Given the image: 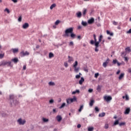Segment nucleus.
Segmentation results:
<instances>
[{
  "label": "nucleus",
  "instance_id": "42",
  "mask_svg": "<svg viewBox=\"0 0 131 131\" xmlns=\"http://www.w3.org/2000/svg\"><path fill=\"white\" fill-rule=\"evenodd\" d=\"M95 110L96 112H99L100 111V110L99 109V107H98V106L95 107Z\"/></svg>",
  "mask_w": 131,
  "mask_h": 131
},
{
  "label": "nucleus",
  "instance_id": "16",
  "mask_svg": "<svg viewBox=\"0 0 131 131\" xmlns=\"http://www.w3.org/2000/svg\"><path fill=\"white\" fill-rule=\"evenodd\" d=\"M123 77H124V73H121V74L119 76V80H121V79H123Z\"/></svg>",
  "mask_w": 131,
  "mask_h": 131
},
{
  "label": "nucleus",
  "instance_id": "20",
  "mask_svg": "<svg viewBox=\"0 0 131 131\" xmlns=\"http://www.w3.org/2000/svg\"><path fill=\"white\" fill-rule=\"evenodd\" d=\"M81 12L79 11V12H78L77 13H76V15H77V18H81Z\"/></svg>",
  "mask_w": 131,
  "mask_h": 131
},
{
  "label": "nucleus",
  "instance_id": "46",
  "mask_svg": "<svg viewBox=\"0 0 131 131\" xmlns=\"http://www.w3.org/2000/svg\"><path fill=\"white\" fill-rule=\"evenodd\" d=\"M5 12H7V13H8V14H10V10H9V9H8V8H6V9H5Z\"/></svg>",
  "mask_w": 131,
  "mask_h": 131
},
{
  "label": "nucleus",
  "instance_id": "54",
  "mask_svg": "<svg viewBox=\"0 0 131 131\" xmlns=\"http://www.w3.org/2000/svg\"><path fill=\"white\" fill-rule=\"evenodd\" d=\"M93 89H89L88 92L89 93H93Z\"/></svg>",
  "mask_w": 131,
  "mask_h": 131
},
{
  "label": "nucleus",
  "instance_id": "14",
  "mask_svg": "<svg viewBox=\"0 0 131 131\" xmlns=\"http://www.w3.org/2000/svg\"><path fill=\"white\" fill-rule=\"evenodd\" d=\"M11 61L12 62H14L15 63V64H16V63H18V62H19V59H18V58H13Z\"/></svg>",
  "mask_w": 131,
  "mask_h": 131
},
{
  "label": "nucleus",
  "instance_id": "63",
  "mask_svg": "<svg viewBox=\"0 0 131 131\" xmlns=\"http://www.w3.org/2000/svg\"><path fill=\"white\" fill-rule=\"evenodd\" d=\"M81 28H82V27L81 26H78V29H81Z\"/></svg>",
  "mask_w": 131,
  "mask_h": 131
},
{
  "label": "nucleus",
  "instance_id": "45",
  "mask_svg": "<svg viewBox=\"0 0 131 131\" xmlns=\"http://www.w3.org/2000/svg\"><path fill=\"white\" fill-rule=\"evenodd\" d=\"M124 124H125V122H121L119 123V126H122V125H124Z\"/></svg>",
  "mask_w": 131,
  "mask_h": 131
},
{
  "label": "nucleus",
  "instance_id": "5",
  "mask_svg": "<svg viewBox=\"0 0 131 131\" xmlns=\"http://www.w3.org/2000/svg\"><path fill=\"white\" fill-rule=\"evenodd\" d=\"M103 99L106 102H110L112 100V97L111 96H105L103 97Z\"/></svg>",
  "mask_w": 131,
  "mask_h": 131
},
{
  "label": "nucleus",
  "instance_id": "62",
  "mask_svg": "<svg viewBox=\"0 0 131 131\" xmlns=\"http://www.w3.org/2000/svg\"><path fill=\"white\" fill-rule=\"evenodd\" d=\"M128 72L129 73H131V68H128Z\"/></svg>",
  "mask_w": 131,
  "mask_h": 131
},
{
  "label": "nucleus",
  "instance_id": "4",
  "mask_svg": "<svg viewBox=\"0 0 131 131\" xmlns=\"http://www.w3.org/2000/svg\"><path fill=\"white\" fill-rule=\"evenodd\" d=\"M77 99L76 97H74L73 98H69L67 100V103L68 105L70 104V103H73V102H75Z\"/></svg>",
  "mask_w": 131,
  "mask_h": 131
},
{
  "label": "nucleus",
  "instance_id": "59",
  "mask_svg": "<svg viewBox=\"0 0 131 131\" xmlns=\"http://www.w3.org/2000/svg\"><path fill=\"white\" fill-rule=\"evenodd\" d=\"M77 127L78 128H80V127H81V125H80V124H78Z\"/></svg>",
  "mask_w": 131,
  "mask_h": 131
},
{
  "label": "nucleus",
  "instance_id": "40",
  "mask_svg": "<svg viewBox=\"0 0 131 131\" xmlns=\"http://www.w3.org/2000/svg\"><path fill=\"white\" fill-rule=\"evenodd\" d=\"M82 109H83V105H81L79 109L78 110L79 112H81Z\"/></svg>",
  "mask_w": 131,
  "mask_h": 131
},
{
  "label": "nucleus",
  "instance_id": "58",
  "mask_svg": "<svg viewBox=\"0 0 131 131\" xmlns=\"http://www.w3.org/2000/svg\"><path fill=\"white\" fill-rule=\"evenodd\" d=\"M124 59L126 62H127L128 61V58H127V57H125Z\"/></svg>",
  "mask_w": 131,
  "mask_h": 131
},
{
  "label": "nucleus",
  "instance_id": "41",
  "mask_svg": "<svg viewBox=\"0 0 131 131\" xmlns=\"http://www.w3.org/2000/svg\"><path fill=\"white\" fill-rule=\"evenodd\" d=\"M49 85H55V82H49Z\"/></svg>",
  "mask_w": 131,
  "mask_h": 131
},
{
  "label": "nucleus",
  "instance_id": "12",
  "mask_svg": "<svg viewBox=\"0 0 131 131\" xmlns=\"http://www.w3.org/2000/svg\"><path fill=\"white\" fill-rule=\"evenodd\" d=\"M129 112H130V108L129 107L127 108L124 112V114H129Z\"/></svg>",
  "mask_w": 131,
  "mask_h": 131
},
{
  "label": "nucleus",
  "instance_id": "9",
  "mask_svg": "<svg viewBox=\"0 0 131 131\" xmlns=\"http://www.w3.org/2000/svg\"><path fill=\"white\" fill-rule=\"evenodd\" d=\"M108 63H109V58H107L106 60L103 63V64H102L103 67H104V68H106L107 67V65L108 64Z\"/></svg>",
  "mask_w": 131,
  "mask_h": 131
},
{
  "label": "nucleus",
  "instance_id": "50",
  "mask_svg": "<svg viewBox=\"0 0 131 131\" xmlns=\"http://www.w3.org/2000/svg\"><path fill=\"white\" fill-rule=\"evenodd\" d=\"M2 65H3L4 66H5V65H8V61H5L4 62H3Z\"/></svg>",
  "mask_w": 131,
  "mask_h": 131
},
{
  "label": "nucleus",
  "instance_id": "15",
  "mask_svg": "<svg viewBox=\"0 0 131 131\" xmlns=\"http://www.w3.org/2000/svg\"><path fill=\"white\" fill-rule=\"evenodd\" d=\"M113 63L114 64H116V63H117L118 66H120V65H121V63H119V62H118V61H117V60H116V59L113 60Z\"/></svg>",
  "mask_w": 131,
  "mask_h": 131
},
{
  "label": "nucleus",
  "instance_id": "23",
  "mask_svg": "<svg viewBox=\"0 0 131 131\" xmlns=\"http://www.w3.org/2000/svg\"><path fill=\"white\" fill-rule=\"evenodd\" d=\"M74 68V71L75 72H76V73H78V72L79 71V69H80L79 67H76V68Z\"/></svg>",
  "mask_w": 131,
  "mask_h": 131
},
{
  "label": "nucleus",
  "instance_id": "53",
  "mask_svg": "<svg viewBox=\"0 0 131 131\" xmlns=\"http://www.w3.org/2000/svg\"><path fill=\"white\" fill-rule=\"evenodd\" d=\"M49 103H50V104H53V103H54V100H53V99H51V100L49 101Z\"/></svg>",
  "mask_w": 131,
  "mask_h": 131
},
{
  "label": "nucleus",
  "instance_id": "56",
  "mask_svg": "<svg viewBox=\"0 0 131 131\" xmlns=\"http://www.w3.org/2000/svg\"><path fill=\"white\" fill-rule=\"evenodd\" d=\"M4 54H0V59H3V58H4Z\"/></svg>",
  "mask_w": 131,
  "mask_h": 131
},
{
  "label": "nucleus",
  "instance_id": "6",
  "mask_svg": "<svg viewBox=\"0 0 131 131\" xmlns=\"http://www.w3.org/2000/svg\"><path fill=\"white\" fill-rule=\"evenodd\" d=\"M93 37H94V40H91L90 41V44L92 45H94L95 42H97V37H96V34L93 35Z\"/></svg>",
  "mask_w": 131,
  "mask_h": 131
},
{
  "label": "nucleus",
  "instance_id": "29",
  "mask_svg": "<svg viewBox=\"0 0 131 131\" xmlns=\"http://www.w3.org/2000/svg\"><path fill=\"white\" fill-rule=\"evenodd\" d=\"M106 33L108 35H111V36H113V34H114L113 33L110 32V31H109L108 30L106 31Z\"/></svg>",
  "mask_w": 131,
  "mask_h": 131
},
{
  "label": "nucleus",
  "instance_id": "11",
  "mask_svg": "<svg viewBox=\"0 0 131 131\" xmlns=\"http://www.w3.org/2000/svg\"><path fill=\"white\" fill-rule=\"evenodd\" d=\"M88 24H93L94 22H95V19L94 18H91L89 20H88Z\"/></svg>",
  "mask_w": 131,
  "mask_h": 131
},
{
  "label": "nucleus",
  "instance_id": "28",
  "mask_svg": "<svg viewBox=\"0 0 131 131\" xmlns=\"http://www.w3.org/2000/svg\"><path fill=\"white\" fill-rule=\"evenodd\" d=\"M66 106V103H63L59 107V109H62Z\"/></svg>",
  "mask_w": 131,
  "mask_h": 131
},
{
  "label": "nucleus",
  "instance_id": "35",
  "mask_svg": "<svg viewBox=\"0 0 131 131\" xmlns=\"http://www.w3.org/2000/svg\"><path fill=\"white\" fill-rule=\"evenodd\" d=\"M101 88H102V86H100L99 85H98L97 86V91H98V92H101Z\"/></svg>",
  "mask_w": 131,
  "mask_h": 131
},
{
  "label": "nucleus",
  "instance_id": "31",
  "mask_svg": "<svg viewBox=\"0 0 131 131\" xmlns=\"http://www.w3.org/2000/svg\"><path fill=\"white\" fill-rule=\"evenodd\" d=\"M94 127H88V131H94Z\"/></svg>",
  "mask_w": 131,
  "mask_h": 131
},
{
  "label": "nucleus",
  "instance_id": "1",
  "mask_svg": "<svg viewBox=\"0 0 131 131\" xmlns=\"http://www.w3.org/2000/svg\"><path fill=\"white\" fill-rule=\"evenodd\" d=\"M16 122L18 125H25L26 124V120L19 118L16 120Z\"/></svg>",
  "mask_w": 131,
  "mask_h": 131
},
{
  "label": "nucleus",
  "instance_id": "61",
  "mask_svg": "<svg viewBox=\"0 0 131 131\" xmlns=\"http://www.w3.org/2000/svg\"><path fill=\"white\" fill-rule=\"evenodd\" d=\"M69 46H73V41H71L69 43Z\"/></svg>",
  "mask_w": 131,
  "mask_h": 131
},
{
  "label": "nucleus",
  "instance_id": "3",
  "mask_svg": "<svg viewBox=\"0 0 131 131\" xmlns=\"http://www.w3.org/2000/svg\"><path fill=\"white\" fill-rule=\"evenodd\" d=\"M72 32H73V28H69V29H67L65 31L66 36H69V33H72Z\"/></svg>",
  "mask_w": 131,
  "mask_h": 131
},
{
  "label": "nucleus",
  "instance_id": "57",
  "mask_svg": "<svg viewBox=\"0 0 131 131\" xmlns=\"http://www.w3.org/2000/svg\"><path fill=\"white\" fill-rule=\"evenodd\" d=\"M113 25H117V22L114 21H113Z\"/></svg>",
  "mask_w": 131,
  "mask_h": 131
},
{
  "label": "nucleus",
  "instance_id": "34",
  "mask_svg": "<svg viewBox=\"0 0 131 131\" xmlns=\"http://www.w3.org/2000/svg\"><path fill=\"white\" fill-rule=\"evenodd\" d=\"M55 7H56V4H53L50 6V10H53V8H55Z\"/></svg>",
  "mask_w": 131,
  "mask_h": 131
},
{
  "label": "nucleus",
  "instance_id": "47",
  "mask_svg": "<svg viewBox=\"0 0 131 131\" xmlns=\"http://www.w3.org/2000/svg\"><path fill=\"white\" fill-rule=\"evenodd\" d=\"M99 76V73H97L95 74V78H98V77Z\"/></svg>",
  "mask_w": 131,
  "mask_h": 131
},
{
  "label": "nucleus",
  "instance_id": "24",
  "mask_svg": "<svg viewBox=\"0 0 131 131\" xmlns=\"http://www.w3.org/2000/svg\"><path fill=\"white\" fill-rule=\"evenodd\" d=\"M53 57H54V54L52 52H50L49 55V59H52V58H53Z\"/></svg>",
  "mask_w": 131,
  "mask_h": 131
},
{
  "label": "nucleus",
  "instance_id": "26",
  "mask_svg": "<svg viewBox=\"0 0 131 131\" xmlns=\"http://www.w3.org/2000/svg\"><path fill=\"white\" fill-rule=\"evenodd\" d=\"M80 91L78 90H76L72 92V95H75V94H79Z\"/></svg>",
  "mask_w": 131,
  "mask_h": 131
},
{
  "label": "nucleus",
  "instance_id": "44",
  "mask_svg": "<svg viewBox=\"0 0 131 131\" xmlns=\"http://www.w3.org/2000/svg\"><path fill=\"white\" fill-rule=\"evenodd\" d=\"M60 23V20H57L55 23V24L56 25H58Z\"/></svg>",
  "mask_w": 131,
  "mask_h": 131
},
{
  "label": "nucleus",
  "instance_id": "10",
  "mask_svg": "<svg viewBox=\"0 0 131 131\" xmlns=\"http://www.w3.org/2000/svg\"><path fill=\"white\" fill-rule=\"evenodd\" d=\"M29 27V24L28 23H26L23 25V28L24 29H27V28H28Z\"/></svg>",
  "mask_w": 131,
  "mask_h": 131
},
{
  "label": "nucleus",
  "instance_id": "13",
  "mask_svg": "<svg viewBox=\"0 0 131 131\" xmlns=\"http://www.w3.org/2000/svg\"><path fill=\"white\" fill-rule=\"evenodd\" d=\"M94 46H95V52H99V44H97L96 43H94Z\"/></svg>",
  "mask_w": 131,
  "mask_h": 131
},
{
  "label": "nucleus",
  "instance_id": "27",
  "mask_svg": "<svg viewBox=\"0 0 131 131\" xmlns=\"http://www.w3.org/2000/svg\"><path fill=\"white\" fill-rule=\"evenodd\" d=\"M94 103H95V100H92L89 103L90 106H91V107L93 106V105H94Z\"/></svg>",
  "mask_w": 131,
  "mask_h": 131
},
{
  "label": "nucleus",
  "instance_id": "32",
  "mask_svg": "<svg viewBox=\"0 0 131 131\" xmlns=\"http://www.w3.org/2000/svg\"><path fill=\"white\" fill-rule=\"evenodd\" d=\"M81 25L83 26H86L88 25V23H86V21H84L83 20V21H82Z\"/></svg>",
  "mask_w": 131,
  "mask_h": 131
},
{
  "label": "nucleus",
  "instance_id": "48",
  "mask_svg": "<svg viewBox=\"0 0 131 131\" xmlns=\"http://www.w3.org/2000/svg\"><path fill=\"white\" fill-rule=\"evenodd\" d=\"M85 14H86V9H84L83 11V16H85Z\"/></svg>",
  "mask_w": 131,
  "mask_h": 131
},
{
  "label": "nucleus",
  "instance_id": "25",
  "mask_svg": "<svg viewBox=\"0 0 131 131\" xmlns=\"http://www.w3.org/2000/svg\"><path fill=\"white\" fill-rule=\"evenodd\" d=\"M106 115V113H102L99 114V117H104Z\"/></svg>",
  "mask_w": 131,
  "mask_h": 131
},
{
  "label": "nucleus",
  "instance_id": "60",
  "mask_svg": "<svg viewBox=\"0 0 131 131\" xmlns=\"http://www.w3.org/2000/svg\"><path fill=\"white\" fill-rule=\"evenodd\" d=\"M12 2L16 4V3H18V0H11Z\"/></svg>",
  "mask_w": 131,
  "mask_h": 131
},
{
  "label": "nucleus",
  "instance_id": "51",
  "mask_svg": "<svg viewBox=\"0 0 131 131\" xmlns=\"http://www.w3.org/2000/svg\"><path fill=\"white\" fill-rule=\"evenodd\" d=\"M18 22H21L22 21V17L20 16L18 19Z\"/></svg>",
  "mask_w": 131,
  "mask_h": 131
},
{
  "label": "nucleus",
  "instance_id": "8",
  "mask_svg": "<svg viewBox=\"0 0 131 131\" xmlns=\"http://www.w3.org/2000/svg\"><path fill=\"white\" fill-rule=\"evenodd\" d=\"M103 38V35H100V36L98 38V41H97L95 43H96L97 45H100V42L102 41V39Z\"/></svg>",
  "mask_w": 131,
  "mask_h": 131
},
{
  "label": "nucleus",
  "instance_id": "19",
  "mask_svg": "<svg viewBox=\"0 0 131 131\" xmlns=\"http://www.w3.org/2000/svg\"><path fill=\"white\" fill-rule=\"evenodd\" d=\"M11 50L13 51V53L14 54H16V53H18L19 49H18V48H14L12 49Z\"/></svg>",
  "mask_w": 131,
  "mask_h": 131
},
{
  "label": "nucleus",
  "instance_id": "18",
  "mask_svg": "<svg viewBox=\"0 0 131 131\" xmlns=\"http://www.w3.org/2000/svg\"><path fill=\"white\" fill-rule=\"evenodd\" d=\"M68 62L69 63H71L72 61H73V57L70 56H68Z\"/></svg>",
  "mask_w": 131,
  "mask_h": 131
},
{
  "label": "nucleus",
  "instance_id": "30",
  "mask_svg": "<svg viewBox=\"0 0 131 131\" xmlns=\"http://www.w3.org/2000/svg\"><path fill=\"white\" fill-rule=\"evenodd\" d=\"M77 65H78V62L77 61H75V63L73 64L74 68L77 67Z\"/></svg>",
  "mask_w": 131,
  "mask_h": 131
},
{
  "label": "nucleus",
  "instance_id": "2",
  "mask_svg": "<svg viewBox=\"0 0 131 131\" xmlns=\"http://www.w3.org/2000/svg\"><path fill=\"white\" fill-rule=\"evenodd\" d=\"M9 98L10 100H12V103H13L14 105H18L19 104V102L15 99L16 98L15 95L13 94L10 95Z\"/></svg>",
  "mask_w": 131,
  "mask_h": 131
},
{
  "label": "nucleus",
  "instance_id": "22",
  "mask_svg": "<svg viewBox=\"0 0 131 131\" xmlns=\"http://www.w3.org/2000/svg\"><path fill=\"white\" fill-rule=\"evenodd\" d=\"M71 33V37H72V38L74 39L75 38V36H76V35H75V34L73 33V32H72V33Z\"/></svg>",
  "mask_w": 131,
  "mask_h": 131
},
{
  "label": "nucleus",
  "instance_id": "38",
  "mask_svg": "<svg viewBox=\"0 0 131 131\" xmlns=\"http://www.w3.org/2000/svg\"><path fill=\"white\" fill-rule=\"evenodd\" d=\"M83 69L85 72H89V70H88V68L86 67H83Z\"/></svg>",
  "mask_w": 131,
  "mask_h": 131
},
{
  "label": "nucleus",
  "instance_id": "21",
  "mask_svg": "<svg viewBox=\"0 0 131 131\" xmlns=\"http://www.w3.org/2000/svg\"><path fill=\"white\" fill-rule=\"evenodd\" d=\"M84 81V78L83 77H81V79L79 81V84H82V82Z\"/></svg>",
  "mask_w": 131,
  "mask_h": 131
},
{
  "label": "nucleus",
  "instance_id": "39",
  "mask_svg": "<svg viewBox=\"0 0 131 131\" xmlns=\"http://www.w3.org/2000/svg\"><path fill=\"white\" fill-rule=\"evenodd\" d=\"M126 101H128L129 100V97H128V95L127 94H125V96Z\"/></svg>",
  "mask_w": 131,
  "mask_h": 131
},
{
  "label": "nucleus",
  "instance_id": "37",
  "mask_svg": "<svg viewBox=\"0 0 131 131\" xmlns=\"http://www.w3.org/2000/svg\"><path fill=\"white\" fill-rule=\"evenodd\" d=\"M42 120L43 122H48L49 121V119H47L46 118H43Z\"/></svg>",
  "mask_w": 131,
  "mask_h": 131
},
{
  "label": "nucleus",
  "instance_id": "43",
  "mask_svg": "<svg viewBox=\"0 0 131 131\" xmlns=\"http://www.w3.org/2000/svg\"><path fill=\"white\" fill-rule=\"evenodd\" d=\"M64 67H66V68H67V67H68V63H67V62H64Z\"/></svg>",
  "mask_w": 131,
  "mask_h": 131
},
{
  "label": "nucleus",
  "instance_id": "33",
  "mask_svg": "<svg viewBox=\"0 0 131 131\" xmlns=\"http://www.w3.org/2000/svg\"><path fill=\"white\" fill-rule=\"evenodd\" d=\"M125 51L126 52H127V53H130L131 52L130 48L127 47L126 48H125Z\"/></svg>",
  "mask_w": 131,
  "mask_h": 131
},
{
  "label": "nucleus",
  "instance_id": "64",
  "mask_svg": "<svg viewBox=\"0 0 131 131\" xmlns=\"http://www.w3.org/2000/svg\"><path fill=\"white\" fill-rule=\"evenodd\" d=\"M127 33H131V29H130L128 31H127Z\"/></svg>",
  "mask_w": 131,
  "mask_h": 131
},
{
  "label": "nucleus",
  "instance_id": "17",
  "mask_svg": "<svg viewBox=\"0 0 131 131\" xmlns=\"http://www.w3.org/2000/svg\"><path fill=\"white\" fill-rule=\"evenodd\" d=\"M56 119H57V121L60 122V121H61V120H62V117L60 115H58L56 117Z\"/></svg>",
  "mask_w": 131,
  "mask_h": 131
},
{
  "label": "nucleus",
  "instance_id": "55",
  "mask_svg": "<svg viewBox=\"0 0 131 131\" xmlns=\"http://www.w3.org/2000/svg\"><path fill=\"white\" fill-rule=\"evenodd\" d=\"M76 78H77V79H78L79 78H80V75H76Z\"/></svg>",
  "mask_w": 131,
  "mask_h": 131
},
{
  "label": "nucleus",
  "instance_id": "49",
  "mask_svg": "<svg viewBox=\"0 0 131 131\" xmlns=\"http://www.w3.org/2000/svg\"><path fill=\"white\" fill-rule=\"evenodd\" d=\"M104 128H106V129H107V128H109V125H108V124H106L104 126Z\"/></svg>",
  "mask_w": 131,
  "mask_h": 131
},
{
  "label": "nucleus",
  "instance_id": "7",
  "mask_svg": "<svg viewBox=\"0 0 131 131\" xmlns=\"http://www.w3.org/2000/svg\"><path fill=\"white\" fill-rule=\"evenodd\" d=\"M29 55V52L28 51H21L20 52V56L21 57H25V56H28Z\"/></svg>",
  "mask_w": 131,
  "mask_h": 131
},
{
  "label": "nucleus",
  "instance_id": "52",
  "mask_svg": "<svg viewBox=\"0 0 131 131\" xmlns=\"http://www.w3.org/2000/svg\"><path fill=\"white\" fill-rule=\"evenodd\" d=\"M11 64H12V61H8L7 62V66H11Z\"/></svg>",
  "mask_w": 131,
  "mask_h": 131
},
{
  "label": "nucleus",
  "instance_id": "36",
  "mask_svg": "<svg viewBox=\"0 0 131 131\" xmlns=\"http://www.w3.org/2000/svg\"><path fill=\"white\" fill-rule=\"evenodd\" d=\"M117 124H119V120H117L115 121L114 125H117Z\"/></svg>",
  "mask_w": 131,
  "mask_h": 131
}]
</instances>
